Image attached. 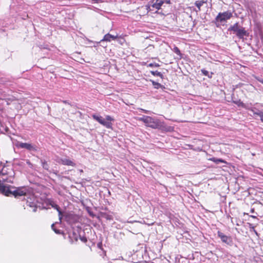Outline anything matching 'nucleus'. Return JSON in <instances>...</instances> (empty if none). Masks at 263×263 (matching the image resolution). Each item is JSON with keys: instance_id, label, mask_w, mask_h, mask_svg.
Instances as JSON below:
<instances>
[{"instance_id": "f257e3e1", "label": "nucleus", "mask_w": 263, "mask_h": 263, "mask_svg": "<svg viewBox=\"0 0 263 263\" xmlns=\"http://www.w3.org/2000/svg\"><path fill=\"white\" fill-rule=\"evenodd\" d=\"M12 189H14V187L3 185V183L0 180V193L5 196H9L12 195L15 197H17L26 195L28 192V189L25 187H18L14 190H12Z\"/></svg>"}, {"instance_id": "f03ea898", "label": "nucleus", "mask_w": 263, "mask_h": 263, "mask_svg": "<svg viewBox=\"0 0 263 263\" xmlns=\"http://www.w3.org/2000/svg\"><path fill=\"white\" fill-rule=\"evenodd\" d=\"M138 120L143 122L146 126L154 129L160 128L162 126V123L159 119L149 116H144L139 118Z\"/></svg>"}, {"instance_id": "7ed1b4c3", "label": "nucleus", "mask_w": 263, "mask_h": 263, "mask_svg": "<svg viewBox=\"0 0 263 263\" xmlns=\"http://www.w3.org/2000/svg\"><path fill=\"white\" fill-rule=\"evenodd\" d=\"M93 119L98 121L100 124L105 126L108 129H112V123L114 119L109 115L105 116V118H103L102 116L96 114L92 115Z\"/></svg>"}, {"instance_id": "20e7f679", "label": "nucleus", "mask_w": 263, "mask_h": 263, "mask_svg": "<svg viewBox=\"0 0 263 263\" xmlns=\"http://www.w3.org/2000/svg\"><path fill=\"white\" fill-rule=\"evenodd\" d=\"M229 31H233L240 39H243L244 37H248L249 33L243 27H240L238 23H235L228 29Z\"/></svg>"}, {"instance_id": "39448f33", "label": "nucleus", "mask_w": 263, "mask_h": 263, "mask_svg": "<svg viewBox=\"0 0 263 263\" xmlns=\"http://www.w3.org/2000/svg\"><path fill=\"white\" fill-rule=\"evenodd\" d=\"M155 2L152 3L151 4H148L146 6V9L150 11H154L155 10L156 11L159 10L164 3H170V0H154Z\"/></svg>"}, {"instance_id": "423d86ee", "label": "nucleus", "mask_w": 263, "mask_h": 263, "mask_svg": "<svg viewBox=\"0 0 263 263\" xmlns=\"http://www.w3.org/2000/svg\"><path fill=\"white\" fill-rule=\"evenodd\" d=\"M232 16V13L230 11H227L222 13H219L215 20L218 22L222 23L229 20Z\"/></svg>"}, {"instance_id": "0eeeda50", "label": "nucleus", "mask_w": 263, "mask_h": 263, "mask_svg": "<svg viewBox=\"0 0 263 263\" xmlns=\"http://www.w3.org/2000/svg\"><path fill=\"white\" fill-rule=\"evenodd\" d=\"M16 146L18 148H25L29 151L35 150V147L30 143H23L21 142H17L16 143Z\"/></svg>"}, {"instance_id": "6e6552de", "label": "nucleus", "mask_w": 263, "mask_h": 263, "mask_svg": "<svg viewBox=\"0 0 263 263\" xmlns=\"http://www.w3.org/2000/svg\"><path fill=\"white\" fill-rule=\"evenodd\" d=\"M218 236L221 239V241L228 245L231 243L232 239L230 237L225 235L222 232L218 231Z\"/></svg>"}, {"instance_id": "1a4fd4ad", "label": "nucleus", "mask_w": 263, "mask_h": 263, "mask_svg": "<svg viewBox=\"0 0 263 263\" xmlns=\"http://www.w3.org/2000/svg\"><path fill=\"white\" fill-rule=\"evenodd\" d=\"M5 175V173L4 172V170L3 169L2 171H0V177H2V182L4 183L5 182L8 183H13V177L12 176H9L7 177H4ZM1 181V180H0Z\"/></svg>"}, {"instance_id": "9d476101", "label": "nucleus", "mask_w": 263, "mask_h": 263, "mask_svg": "<svg viewBox=\"0 0 263 263\" xmlns=\"http://www.w3.org/2000/svg\"><path fill=\"white\" fill-rule=\"evenodd\" d=\"M58 162L63 165L74 166L76 164L72 160L67 158H61L59 160Z\"/></svg>"}, {"instance_id": "9b49d317", "label": "nucleus", "mask_w": 263, "mask_h": 263, "mask_svg": "<svg viewBox=\"0 0 263 263\" xmlns=\"http://www.w3.org/2000/svg\"><path fill=\"white\" fill-rule=\"evenodd\" d=\"M118 38V35H113L109 33H107L104 36L103 39L101 41V42L106 41V42H110L112 40H115Z\"/></svg>"}, {"instance_id": "f8f14e48", "label": "nucleus", "mask_w": 263, "mask_h": 263, "mask_svg": "<svg viewBox=\"0 0 263 263\" xmlns=\"http://www.w3.org/2000/svg\"><path fill=\"white\" fill-rule=\"evenodd\" d=\"M50 204L52 206V207H53V208L56 209L57 210V211L58 212L59 220H60V221L61 222L62 218V214L61 211L60 209L59 206L57 204H55L52 201L50 202Z\"/></svg>"}, {"instance_id": "ddd939ff", "label": "nucleus", "mask_w": 263, "mask_h": 263, "mask_svg": "<svg viewBox=\"0 0 263 263\" xmlns=\"http://www.w3.org/2000/svg\"><path fill=\"white\" fill-rule=\"evenodd\" d=\"M31 200V199H30V200H27V205H29L30 207L33 208V212H35L36 211V208H37L36 202L34 201L31 202V201H30Z\"/></svg>"}, {"instance_id": "4468645a", "label": "nucleus", "mask_w": 263, "mask_h": 263, "mask_svg": "<svg viewBox=\"0 0 263 263\" xmlns=\"http://www.w3.org/2000/svg\"><path fill=\"white\" fill-rule=\"evenodd\" d=\"M247 109L252 111L254 115H255V113L260 112L261 111H259V110H258L256 108L250 106L249 105H248Z\"/></svg>"}, {"instance_id": "2eb2a0df", "label": "nucleus", "mask_w": 263, "mask_h": 263, "mask_svg": "<svg viewBox=\"0 0 263 263\" xmlns=\"http://www.w3.org/2000/svg\"><path fill=\"white\" fill-rule=\"evenodd\" d=\"M204 3L203 1H197L195 2V5L197 7L198 11L200 10V7L203 5Z\"/></svg>"}, {"instance_id": "dca6fc26", "label": "nucleus", "mask_w": 263, "mask_h": 263, "mask_svg": "<svg viewBox=\"0 0 263 263\" xmlns=\"http://www.w3.org/2000/svg\"><path fill=\"white\" fill-rule=\"evenodd\" d=\"M211 161L215 162L216 164H218L219 162H224V161L221 159H218L216 158H212L210 159Z\"/></svg>"}, {"instance_id": "f3484780", "label": "nucleus", "mask_w": 263, "mask_h": 263, "mask_svg": "<svg viewBox=\"0 0 263 263\" xmlns=\"http://www.w3.org/2000/svg\"><path fill=\"white\" fill-rule=\"evenodd\" d=\"M236 103L238 105V106H241L246 109L249 105L248 104H245V103H243L242 102H241L240 101H239L237 102H236Z\"/></svg>"}, {"instance_id": "a211bd4d", "label": "nucleus", "mask_w": 263, "mask_h": 263, "mask_svg": "<svg viewBox=\"0 0 263 263\" xmlns=\"http://www.w3.org/2000/svg\"><path fill=\"white\" fill-rule=\"evenodd\" d=\"M41 162H42V167L45 170H48L49 167V165H48V163H47V162L45 161L41 160Z\"/></svg>"}, {"instance_id": "6ab92c4d", "label": "nucleus", "mask_w": 263, "mask_h": 263, "mask_svg": "<svg viewBox=\"0 0 263 263\" xmlns=\"http://www.w3.org/2000/svg\"><path fill=\"white\" fill-rule=\"evenodd\" d=\"M151 73L153 76H158L161 78L162 77V74L160 72H159L158 71H151Z\"/></svg>"}, {"instance_id": "aec40b11", "label": "nucleus", "mask_w": 263, "mask_h": 263, "mask_svg": "<svg viewBox=\"0 0 263 263\" xmlns=\"http://www.w3.org/2000/svg\"><path fill=\"white\" fill-rule=\"evenodd\" d=\"M255 115H257L260 117V121L263 123V112L260 111V112L255 113Z\"/></svg>"}, {"instance_id": "412c9836", "label": "nucleus", "mask_w": 263, "mask_h": 263, "mask_svg": "<svg viewBox=\"0 0 263 263\" xmlns=\"http://www.w3.org/2000/svg\"><path fill=\"white\" fill-rule=\"evenodd\" d=\"M152 83H153V84L155 88L158 89V88H159L161 86V84L160 83H158V82H156L153 81Z\"/></svg>"}, {"instance_id": "4be33fe9", "label": "nucleus", "mask_w": 263, "mask_h": 263, "mask_svg": "<svg viewBox=\"0 0 263 263\" xmlns=\"http://www.w3.org/2000/svg\"><path fill=\"white\" fill-rule=\"evenodd\" d=\"M51 228L54 231V232L57 234H60L61 232H60V231L59 230H57L55 228H54V224L53 223L52 225H51Z\"/></svg>"}, {"instance_id": "5701e85b", "label": "nucleus", "mask_w": 263, "mask_h": 263, "mask_svg": "<svg viewBox=\"0 0 263 263\" xmlns=\"http://www.w3.org/2000/svg\"><path fill=\"white\" fill-rule=\"evenodd\" d=\"M80 239L84 243H86L87 241V238L85 236L80 235Z\"/></svg>"}, {"instance_id": "b1692460", "label": "nucleus", "mask_w": 263, "mask_h": 263, "mask_svg": "<svg viewBox=\"0 0 263 263\" xmlns=\"http://www.w3.org/2000/svg\"><path fill=\"white\" fill-rule=\"evenodd\" d=\"M148 67H158L159 65L157 63H149L147 65Z\"/></svg>"}, {"instance_id": "393cba45", "label": "nucleus", "mask_w": 263, "mask_h": 263, "mask_svg": "<svg viewBox=\"0 0 263 263\" xmlns=\"http://www.w3.org/2000/svg\"><path fill=\"white\" fill-rule=\"evenodd\" d=\"M174 52L178 54V55H180L181 53H180V50L179 49V48L177 47H175L174 48Z\"/></svg>"}, {"instance_id": "a878e982", "label": "nucleus", "mask_w": 263, "mask_h": 263, "mask_svg": "<svg viewBox=\"0 0 263 263\" xmlns=\"http://www.w3.org/2000/svg\"><path fill=\"white\" fill-rule=\"evenodd\" d=\"M201 72L204 76H208L209 77H210L209 75V71H208L207 70L205 69H202Z\"/></svg>"}, {"instance_id": "bb28decb", "label": "nucleus", "mask_w": 263, "mask_h": 263, "mask_svg": "<svg viewBox=\"0 0 263 263\" xmlns=\"http://www.w3.org/2000/svg\"><path fill=\"white\" fill-rule=\"evenodd\" d=\"M141 110L145 113H148L149 112L148 110H145V109H141Z\"/></svg>"}, {"instance_id": "cd10ccee", "label": "nucleus", "mask_w": 263, "mask_h": 263, "mask_svg": "<svg viewBox=\"0 0 263 263\" xmlns=\"http://www.w3.org/2000/svg\"><path fill=\"white\" fill-rule=\"evenodd\" d=\"M251 217L253 218H256V215H251Z\"/></svg>"}, {"instance_id": "c85d7f7f", "label": "nucleus", "mask_w": 263, "mask_h": 263, "mask_svg": "<svg viewBox=\"0 0 263 263\" xmlns=\"http://www.w3.org/2000/svg\"><path fill=\"white\" fill-rule=\"evenodd\" d=\"M251 212L252 213H254V209H251Z\"/></svg>"}, {"instance_id": "c756f323", "label": "nucleus", "mask_w": 263, "mask_h": 263, "mask_svg": "<svg viewBox=\"0 0 263 263\" xmlns=\"http://www.w3.org/2000/svg\"><path fill=\"white\" fill-rule=\"evenodd\" d=\"M27 163L29 165H32L31 163L29 162V161H28L27 162Z\"/></svg>"}, {"instance_id": "7c9ffc66", "label": "nucleus", "mask_w": 263, "mask_h": 263, "mask_svg": "<svg viewBox=\"0 0 263 263\" xmlns=\"http://www.w3.org/2000/svg\"><path fill=\"white\" fill-rule=\"evenodd\" d=\"M259 82L263 84V80H259Z\"/></svg>"}]
</instances>
